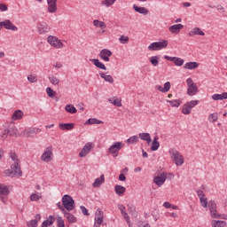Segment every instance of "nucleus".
Wrapping results in <instances>:
<instances>
[{"label": "nucleus", "mask_w": 227, "mask_h": 227, "mask_svg": "<svg viewBox=\"0 0 227 227\" xmlns=\"http://www.w3.org/2000/svg\"><path fill=\"white\" fill-rule=\"evenodd\" d=\"M138 141H139V137L135 135V136H132L129 138H128L126 140V143L128 145H136V143H137Z\"/></svg>", "instance_id": "c9c22d12"}, {"label": "nucleus", "mask_w": 227, "mask_h": 227, "mask_svg": "<svg viewBox=\"0 0 227 227\" xmlns=\"http://www.w3.org/2000/svg\"><path fill=\"white\" fill-rule=\"evenodd\" d=\"M64 217L67 219L68 223H77V218L69 212L64 211Z\"/></svg>", "instance_id": "c85d7f7f"}, {"label": "nucleus", "mask_w": 227, "mask_h": 227, "mask_svg": "<svg viewBox=\"0 0 227 227\" xmlns=\"http://www.w3.org/2000/svg\"><path fill=\"white\" fill-rule=\"evenodd\" d=\"M93 26H95V27H107L105 22L100 21L98 20H93Z\"/></svg>", "instance_id": "a19ab883"}, {"label": "nucleus", "mask_w": 227, "mask_h": 227, "mask_svg": "<svg viewBox=\"0 0 227 227\" xmlns=\"http://www.w3.org/2000/svg\"><path fill=\"white\" fill-rule=\"evenodd\" d=\"M212 226L213 227H225L226 226V223L224 221H215L214 220L212 222Z\"/></svg>", "instance_id": "58836bf2"}, {"label": "nucleus", "mask_w": 227, "mask_h": 227, "mask_svg": "<svg viewBox=\"0 0 227 227\" xmlns=\"http://www.w3.org/2000/svg\"><path fill=\"white\" fill-rule=\"evenodd\" d=\"M116 3V0H105L101 2L102 6H106V8H109V6H113Z\"/></svg>", "instance_id": "37998d69"}, {"label": "nucleus", "mask_w": 227, "mask_h": 227, "mask_svg": "<svg viewBox=\"0 0 227 227\" xmlns=\"http://www.w3.org/2000/svg\"><path fill=\"white\" fill-rule=\"evenodd\" d=\"M188 35L189 36H205V32H203L200 27H194L188 33Z\"/></svg>", "instance_id": "a211bd4d"}, {"label": "nucleus", "mask_w": 227, "mask_h": 227, "mask_svg": "<svg viewBox=\"0 0 227 227\" xmlns=\"http://www.w3.org/2000/svg\"><path fill=\"white\" fill-rule=\"evenodd\" d=\"M48 12L56 13L58 12V0H47Z\"/></svg>", "instance_id": "ddd939ff"}, {"label": "nucleus", "mask_w": 227, "mask_h": 227, "mask_svg": "<svg viewBox=\"0 0 227 227\" xmlns=\"http://www.w3.org/2000/svg\"><path fill=\"white\" fill-rule=\"evenodd\" d=\"M10 157L14 162H19V158L17 157V154L15 153H11Z\"/></svg>", "instance_id": "e2e57ef3"}, {"label": "nucleus", "mask_w": 227, "mask_h": 227, "mask_svg": "<svg viewBox=\"0 0 227 227\" xmlns=\"http://www.w3.org/2000/svg\"><path fill=\"white\" fill-rule=\"evenodd\" d=\"M105 181L104 175H101L100 177H98L94 183L93 187H100V184Z\"/></svg>", "instance_id": "4c0bfd02"}, {"label": "nucleus", "mask_w": 227, "mask_h": 227, "mask_svg": "<svg viewBox=\"0 0 227 227\" xmlns=\"http://www.w3.org/2000/svg\"><path fill=\"white\" fill-rule=\"evenodd\" d=\"M213 100H226L227 92H223L222 94H214L212 96Z\"/></svg>", "instance_id": "2f4dec72"}, {"label": "nucleus", "mask_w": 227, "mask_h": 227, "mask_svg": "<svg viewBox=\"0 0 227 227\" xmlns=\"http://www.w3.org/2000/svg\"><path fill=\"white\" fill-rule=\"evenodd\" d=\"M111 56H113V51L109 49H103L99 52V58L100 59H103V61H111Z\"/></svg>", "instance_id": "9b49d317"}, {"label": "nucleus", "mask_w": 227, "mask_h": 227, "mask_svg": "<svg viewBox=\"0 0 227 227\" xmlns=\"http://www.w3.org/2000/svg\"><path fill=\"white\" fill-rule=\"evenodd\" d=\"M65 110L67 113H70V114H75V113H77V108H75V106H74V105H67L65 106Z\"/></svg>", "instance_id": "72a5a7b5"}, {"label": "nucleus", "mask_w": 227, "mask_h": 227, "mask_svg": "<svg viewBox=\"0 0 227 227\" xmlns=\"http://www.w3.org/2000/svg\"><path fill=\"white\" fill-rule=\"evenodd\" d=\"M120 43H122V45H125V43H129V36L127 35H121L119 38Z\"/></svg>", "instance_id": "5fc2aeb1"}, {"label": "nucleus", "mask_w": 227, "mask_h": 227, "mask_svg": "<svg viewBox=\"0 0 227 227\" xmlns=\"http://www.w3.org/2000/svg\"><path fill=\"white\" fill-rule=\"evenodd\" d=\"M94 221L95 224L102 225V223H104V212H102V209L98 208L97 210Z\"/></svg>", "instance_id": "dca6fc26"}, {"label": "nucleus", "mask_w": 227, "mask_h": 227, "mask_svg": "<svg viewBox=\"0 0 227 227\" xmlns=\"http://www.w3.org/2000/svg\"><path fill=\"white\" fill-rule=\"evenodd\" d=\"M217 120H219V114L217 113L210 114L208 115V121H210V123H215Z\"/></svg>", "instance_id": "f704fd0d"}, {"label": "nucleus", "mask_w": 227, "mask_h": 227, "mask_svg": "<svg viewBox=\"0 0 227 227\" xmlns=\"http://www.w3.org/2000/svg\"><path fill=\"white\" fill-rule=\"evenodd\" d=\"M114 191L118 196H123V194H125V192L127 191V188H125V186L117 184L114 186Z\"/></svg>", "instance_id": "a878e982"}, {"label": "nucleus", "mask_w": 227, "mask_h": 227, "mask_svg": "<svg viewBox=\"0 0 227 227\" xmlns=\"http://www.w3.org/2000/svg\"><path fill=\"white\" fill-rule=\"evenodd\" d=\"M200 67V64L198 62H186L184 66V68L186 70H194Z\"/></svg>", "instance_id": "cd10ccee"}, {"label": "nucleus", "mask_w": 227, "mask_h": 227, "mask_svg": "<svg viewBox=\"0 0 227 227\" xmlns=\"http://www.w3.org/2000/svg\"><path fill=\"white\" fill-rule=\"evenodd\" d=\"M24 136H26V137H33V134H35V129H28V130H25L23 132Z\"/></svg>", "instance_id": "6e6d98bb"}, {"label": "nucleus", "mask_w": 227, "mask_h": 227, "mask_svg": "<svg viewBox=\"0 0 227 227\" xmlns=\"http://www.w3.org/2000/svg\"><path fill=\"white\" fill-rule=\"evenodd\" d=\"M22 118H24V112H22V110H16L12 115V120L14 121L22 120Z\"/></svg>", "instance_id": "412c9836"}, {"label": "nucleus", "mask_w": 227, "mask_h": 227, "mask_svg": "<svg viewBox=\"0 0 227 227\" xmlns=\"http://www.w3.org/2000/svg\"><path fill=\"white\" fill-rule=\"evenodd\" d=\"M163 90H164L165 93H168V91H169V90H171V83L169 82H165Z\"/></svg>", "instance_id": "052dcab7"}, {"label": "nucleus", "mask_w": 227, "mask_h": 227, "mask_svg": "<svg viewBox=\"0 0 227 227\" xmlns=\"http://www.w3.org/2000/svg\"><path fill=\"white\" fill-rule=\"evenodd\" d=\"M47 42L50 43L51 47H54L55 49H63L64 44L58 37L54 35H49L47 37Z\"/></svg>", "instance_id": "39448f33"}, {"label": "nucleus", "mask_w": 227, "mask_h": 227, "mask_svg": "<svg viewBox=\"0 0 227 227\" xmlns=\"http://www.w3.org/2000/svg\"><path fill=\"white\" fill-rule=\"evenodd\" d=\"M123 219H125L126 223H128V224H130V216H129V213H127L126 211L121 213Z\"/></svg>", "instance_id": "4d7b16f0"}, {"label": "nucleus", "mask_w": 227, "mask_h": 227, "mask_svg": "<svg viewBox=\"0 0 227 227\" xmlns=\"http://www.w3.org/2000/svg\"><path fill=\"white\" fill-rule=\"evenodd\" d=\"M80 209L82 210L83 215H90V213L88 212V208H86V207L81 206Z\"/></svg>", "instance_id": "0e129e2a"}, {"label": "nucleus", "mask_w": 227, "mask_h": 227, "mask_svg": "<svg viewBox=\"0 0 227 227\" xmlns=\"http://www.w3.org/2000/svg\"><path fill=\"white\" fill-rule=\"evenodd\" d=\"M27 81H29V82H36L38 79L36 78L35 75L30 74L27 76Z\"/></svg>", "instance_id": "680f3d73"}, {"label": "nucleus", "mask_w": 227, "mask_h": 227, "mask_svg": "<svg viewBox=\"0 0 227 227\" xmlns=\"http://www.w3.org/2000/svg\"><path fill=\"white\" fill-rule=\"evenodd\" d=\"M133 10H135L137 13H140L141 15H148V13H150V11H148L146 7H139L137 4L133 5Z\"/></svg>", "instance_id": "aec40b11"}, {"label": "nucleus", "mask_w": 227, "mask_h": 227, "mask_svg": "<svg viewBox=\"0 0 227 227\" xmlns=\"http://www.w3.org/2000/svg\"><path fill=\"white\" fill-rule=\"evenodd\" d=\"M62 203H63L64 208H66V210H68V212L75 208V201L70 195H64L62 197Z\"/></svg>", "instance_id": "f257e3e1"}, {"label": "nucleus", "mask_w": 227, "mask_h": 227, "mask_svg": "<svg viewBox=\"0 0 227 227\" xmlns=\"http://www.w3.org/2000/svg\"><path fill=\"white\" fill-rule=\"evenodd\" d=\"M197 195L200 198V200H201V198H205V193L201 190L197 191Z\"/></svg>", "instance_id": "338daca9"}, {"label": "nucleus", "mask_w": 227, "mask_h": 227, "mask_svg": "<svg viewBox=\"0 0 227 227\" xmlns=\"http://www.w3.org/2000/svg\"><path fill=\"white\" fill-rule=\"evenodd\" d=\"M91 148H93V145L91 143L85 144V145L82 147V149L79 153V157L81 158L86 157V155L90 153V152H91Z\"/></svg>", "instance_id": "4468645a"}, {"label": "nucleus", "mask_w": 227, "mask_h": 227, "mask_svg": "<svg viewBox=\"0 0 227 227\" xmlns=\"http://www.w3.org/2000/svg\"><path fill=\"white\" fill-rule=\"evenodd\" d=\"M11 168L12 173H14L16 176L17 175H19L20 176H22V170H20V165L19 164V162H14L11 166Z\"/></svg>", "instance_id": "6ab92c4d"}, {"label": "nucleus", "mask_w": 227, "mask_h": 227, "mask_svg": "<svg viewBox=\"0 0 227 227\" xmlns=\"http://www.w3.org/2000/svg\"><path fill=\"white\" fill-rule=\"evenodd\" d=\"M0 11L1 12H8V6L4 4H0Z\"/></svg>", "instance_id": "69168bd1"}, {"label": "nucleus", "mask_w": 227, "mask_h": 227, "mask_svg": "<svg viewBox=\"0 0 227 227\" xmlns=\"http://www.w3.org/2000/svg\"><path fill=\"white\" fill-rule=\"evenodd\" d=\"M54 159V148L51 145L46 147L41 155L43 162H51Z\"/></svg>", "instance_id": "7ed1b4c3"}, {"label": "nucleus", "mask_w": 227, "mask_h": 227, "mask_svg": "<svg viewBox=\"0 0 227 227\" xmlns=\"http://www.w3.org/2000/svg\"><path fill=\"white\" fill-rule=\"evenodd\" d=\"M169 153L176 165L182 166V164H184V156L180 153V152L171 149Z\"/></svg>", "instance_id": "20e7f679"}, {"label": "nucleus", "mask_w": 227, "mask_h": 227, "mask_svg": "<svg viewBox=\"0 0 227 227\" xmlns=\"http://www.w3.org/2000/svg\"><path fill=\"white\" fill-rule=\"evenodd\" d=\"M101 123H103L102 121L97 118H90L85 122L86 125H101Z\"/></svg>", "instance_id": "473e14b6"}, {"label": "nucleus", "mask_w": 227, "mask_h": 227, "mask_svg": "<svg viewBox=\"0 0 227 227\" xmlns=\"http://www.w3.org/2000/svg\"><path fill=\"white\" fill-rule=\"evenodd\" d=\"M150 63L153 65V67H158L159 66V56H153L149 59Z\"/></svg>", "instance_id": "ea45409f"}, {"label": "nucleus", "mask_w": 227, "mask_h": 227, "mask_svg": "<svg viewBox=\"0 0 227 227\" xmlns=\"http://www.w3.org/2000/svg\"><path fill=\"white\" fill-rule=\"evenodd\" d=\"M186 84L188 86L187 95L194 97V95L198 93V86H196V83H194V81H192V78L186 80Z\"/></svg>", "instance_id": "423d86ee"}, {"label": "nucleus", "mask_w": 227, "mask_h": 227, "mask_svg": "<svg viewBox=\"0 0 227 227\" xmlns=\"http://www.w3.org/2000/svg\"><path fill=\"white\" fill-rule=\"evenodd\" d=\"M167 102H168V104H170V106H171L172 107H180L181 102H180L179 99H176V100H167Z\"/></svg>", "instance_id": "de8ad7c7"}, {"label": "nucleus", "mask_w": 227, "mask_h": 227, "mask_svg": "<svg viewBox=\"0 0 227 227\" xmlns=\"http://www.w3.org/2000/svg\"><path fill=\"white\" fill-rule=\"evenodd\" d=\"M91 63H93V65L96 66L97 68H99V70H107L106 65L102 63L98 59H91Z\"/></svg>", "instance_id": "5701e85b"}, {"label": "nucleus", "mask_w": 227, "mask_h": 227, "mask_svg": "<svg viewBox=\"0 0 227 227\" xmlns=\"http://www.w3.org/2000/svg\"><path fill=\"white\" fill-rule=\"evenodd\" d=\"M200 205H201V207H203V208H207V207H208V200H207V197L200 198Z\"/></svg>", "instance_id": "3c124183"}, {"label": "nucleus", "mask_w": 227, "mask_h": 227, "mask_svg": "<svg viewBox=\"0 0 227 227\" xmlns=\"http://www.w3.org/2000/svg\"><path fill=\"white\" fill-rule=\"evenodd\" d=\"M200 104L199 100H192L190 102H187L186 105L190 109H193V107H196Z\"/></svg>", "instance_id": "09e8293b"}, {"label": "nucleus", "mask_w": 227, "mask_h": 227, "mask_svg": "<svg viewBox=\"0 0 227 227\" xmlns=\"http://www.w3.org/2000/svg\"><path fill=\"white\" fill-rule=\"evenodd\" d=\"M108 102H110V104H113L114 106H116V107H121V100L120 99L109 98Z\"/></svg>", "instance_id": "49530a36"}, {"label": "nucleus", "mask_w": 227, "mask_h": 227, "mask_svg": "<svg viewBox=\"0 0 227 227\" xmlns=\"http://www.w3.org/2000/svg\"><path fill=\"white\" fill-rule=\"evenodd\" d=\"M39 200H42V194H40L39 192L32 193L30 195V200L38 201Z\"/></svg>", "instance_id": "79ce46f5"}, {"label": "nucleus", "mask_w": 227, "mask_h": 227, "mask_svg": "<svg viewBox=\"0 0 227 227\" xmlns=\"http://www.w3.org/2000/svg\"><path fill=\"white\" fill-rule=\"evenodd\" d=\"M166 180H168L167 173H161L153 178L154 184H156V185H158L159 187H161V185H164Z\"/></svg>", "instance_id": "9d476101"}, {"label": "nucleus", "mask_w": 227, "mask_h": 227, "mask_svg": "<svg viewBox=\"0 0 227 227\" xmlns=\"http://www.w3.org/2000/svg\"><path fill=\"white\" fill-rule=\"evenodd\" d=\"M51 84H53V86H58V84H59L60 81L59 78L54 76V75H51L48 77Z\"/></svg>", "instance_id": "e433bc0d"}, {"label": "nucleus", "mask_w": 227, "mask_h": 227, "mask_svg": "<svg viewBox=\"0 0 227 227\" xmlns=\"http://www.w3.org/2000/svg\"><path fill=\"white\" fill-rule=\"evenodd\" d=\"M59 127L60 130H73V129L75 127V124L74 123H59Z\"/></svg>", "instance_id": "393cba45"}, {"label": "nucleus", "mask_w": 227, "mask_h": 227, "mask_svg": "<svg viewBox=\"0 0 227 227\" xmlns=\"http://www.w3.org/2000/svg\"><path fill=\"white\" fill-rule=\"evenodd\" d=\"M46 93L50 98H54V97H56V91H54L51 87L46 88Z\"/></svg>", "instance_id": "c03bdc74"}, {"label": "nucleus", "mask_w": 227, "mask_h": 227, "mask_svg": "<svg viewBox=\"0 0 227 227\" xmlns=\"http://www.w3.org/2000/svg\"><path fill=\"white\" fill-rule=\"evenodd\" d=\"M168 40H161V41H159V42H154V43H152L149 46H148V51H162V49H166L168 45Z\"/></svg>", "instance_id": "f03ea898"}, {"label": "nucleus", "mask_w": 227, "mask_h": 227, "mask_svg": "<svg viewBox=\"0 0 227 227\" xmlns=\"http://www.w3.org/2000/svg\"><path fill=\"white\" fill-rule=\"evenodd\" d=\"M2 26H4V29H8L9 31H18L19 29L10 20L2 21Z\"/></svg>", "instance_id": "2eb2a0df"}, {"label": "nucleus", "mask_w": 227, "mask_h": 227, "mask_svg": "<svg viewBox=\"0 0 227 227\" xmlns=\"http://www.w3.org/2000/svg\"><path fill=\"white\" fill-rule=\"evenodd\" d=\"M42 219V216L40 215H35V218L34 220H30L27 222V226L28 227H37L38 226V221Z\"/></svg>", "instance_id": "bb28decb"}, {"label": "nucleus", "mask_w": 227, "mask_h": 227, "mask_svg": "<svg viewBox=\"0 0 227 227\" xmlns=\"http://www.w3.org/2000/svg\"><path fill=\"white\" fill-rule=\"evenodd\" d=\"M52 219H53L52 215H50L49 220L43 221L41 227L51 226V224H52L54 223V221H52Z\"/></svg>", "instance_id": "a18cd8bd"}, {"label": "nucleus", "mask_w": 227, "mask_h": 227, "mask_svg": "<svg viewBox=\"0 0 227 227\" xmlns=\"http://www.w3.org/2000/svg\"><path fill=\"white\" fill-rule=\"evenodd\" d=\"M192 111V108H190L186 104L184 105L182 109L183 114H191Z\"/></svg>", "instance_id": "8fccbe9b"}, {"label": "nucleus", "mask_w": 227, "mask_h": 227, "mask_svg": "<svg viewBox=\"0 0 227 227\" xmlns=\"http://www.w3.org/2000/svg\"><path fill=\"white\" fill-rule=\"evenodd\" d=\"M209 212L213 219H219L221 217V215L217 213V209H211Z\"/></svg>", "instance_id": "864d4df0"}, {"label": "nucleus", "mask_w": 227, "mask_h": 227, "mask_svg": "<svg viewBox=\"0 0 227 227\" xmlns=\"http://www.w3.org/2000/svg\"><path fill=\"white\" fill-rule=\"evenodd\" d=\"M57 224L59 227H65V221H63V218L61 216H59L57 218Z\"/></svg>", "instance_id": "bf43d9fd"}, {"label": "nucleus", "mask_w": 227, "mask_h": 227, "mask_svg": "<svg viewBox=\"0 0 227 227\" xmlns=\"http://www.w3.org/2000/svg\"><path fill=\"white\" fill-rule=\"evenodd\" d=\"M6 127L7 128H5V129L4 130L3 137H4V136H6L7 134L11 136H17V128L15 127V123L13 121L7 123Z\"/></svg>", "instance_id": "0eeeda50"}, {"label": "nucleus", "mask_w": 227, "mask_h": 227, "mask_svg": "<svg viewBox=\"0 0 227 227\" xmlns=\"http://www.w3.org/2000/svg\"><path fill=\"white\" fill-rule=\"evenodd\" d=\"M37 31L39 35H45L51 31V26L44 21L39 22L37 24Z\"/></svg>", "instance_id": "1a4fd4ad"}, {"label": "nucleus", "mask_w": 227, "mask_h": 227, "mask_svg": "<svg viewBox=\"0 0 227 227\" xmlns=\"http://www.w3.org/2000/svg\"><path fill=\"white\" fill-rule=\"evenodd\" d=\"M99 75L101 79H104V81H106V82H109L110 84H113V82H114V79L111 76V74L99 72Z\"/></svg>", "instance_id": "b1692460"}, {"label": "nucleus", "mask_w": 227, "mask_h": 227, "mask_svg": "<svg viewBox=\"0 0 227 227\" xmlns=\"http://www.w3.org/2000/svg\"><path fill=\"white\" fill-rule=\"evenodd\" d=\"M164 59H167V61H172V63H174L176 67H182L184 63V59L177 57H169L168 55L164 56Z\"/></svg>", "instance_id": "f8f14e48"}, {"label": "nucleus", "mask_w": 227, "mask_h": 227, "mask_svg": "<svg viewBox=\"0 0 227 227\" xmlns=\"http://www.w3.org/2000/svg\"><path fill=\"white\" fill-rule=\"evenodd\" d=\"M4 175L5 176H11L12 178H13V176H17L12 169L4 170Z\"/></svg>", "instance_id": "13d9d810"}, {"label": "nucleus", "mask_w": 227, "mask_h": 227, "mask_svg": "<svg viewBox=\"0 0 227 227\" xmlns=\"http://www.w3.org/2000/svg\"><path fill=\"white\" fill-rule=\"evenodd\" d=\"M207 207L209 208V211L217 209V204H215V200H209Z\"/></svg>", "instance_id": "603ef678"}, {"label": "nucleus", "mask_w": 227, "mask_h": 227, "mask_svg": "<svg viewBox=\"0 0 227 227\" xmlns=\"http://www.w3.org/2000/svg\"><path fill=\"white\" fill-rule=\"evenodd\" d=\"M159 146H160V144L159 143V137H155L151 146L152 152H157V150H159Z\"/></svg>", "instance_id": "7c9ffc66"}, {"label": "nucleus", "mask_w": 227, "mask_h": 227, "mask_svg": "<svg viewBox=\"0 0 227 227\" xmlns=\"http://www.w3.org/2000/svg\"><path fill=\"white\" fill-rule=\"evenodd\" d=\"M10 194V187L0 183V196H8Z\"/></svg>", "instance_id": "4be33fe9"}, {"label": "nucleus", "mask_w": 227, "mask_h": 227, "mask_svg": "<svg viewBox=\"0 0 227 227\" xmlns=\"http://www.w3.org/2000/svg\"><path fill=\"white\" fill-rule=\"evenodd\" d=\"M138 136L142 141H146L147 145L152 143V137H150L149 133H139Z\"/></svg>", "instance_id": "c756f323"}, {"label": "nucleus", "mask_w": 227, "mask_h": 227, "mask_svg": "<svg viewBox=\"0 0 227 227\" xmlns=\"http://www.w3.org/2000/svg\"><path fill=\"white\" fill-rule=\"evenodd\" d=\"M184 27V25L182 24H176L172 25L168 27V31L172 33V35H178L180 31H182V28Z\"/></svg>", "instance_id": "f3484780"}, {"label": "nucleus", "mask_w": 227, "mask_h": 227, "mask_svg": "<svg viewBox=\"0 0 227 227\" xmlns=\"http://www.w3.org/2000/svg\"><path fill=\"white\" fill-rule=\"evenodd\" d=\"M123 146H125L124 143H122V142H114L108 148V152H109V153H112V155H114V154L118 153V152H120V150H121V148H123Z\"/></svg>", "instance_id": "6e6552de"}, {"label": "nucleus", "mask_w": 227, "mask_h": 227, "mask_svg": "<svg viewBox=\"0 0 227 227\" xmlns=\"http://www.w3.org/2000/svg\"><path fill=\"white\" fill-rule=\"evenodd\" d=\"M171 203L170 202H168V201H166V202H164L163 203V207H165V208H171Z\"/></svg>", "instance_id": "774afa93"}]
</instances>
